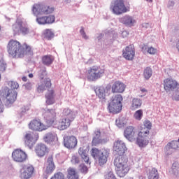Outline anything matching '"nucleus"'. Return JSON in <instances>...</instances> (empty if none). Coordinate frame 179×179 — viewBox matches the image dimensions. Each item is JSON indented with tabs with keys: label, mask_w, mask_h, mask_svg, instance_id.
<instances>
[{
	"label": "nucleus",
	"mask_w": 179,
	"mask_h": 179,
	"mask_svg": "<svg viewBox=\"0 0 179 179\" xmlns=\"http://www.w3.org/2000/svg\"><path fill=\"white\" fill-rule=\"evenodd\" d=\"M173 97L174 100H179V91H176L173 93Z\"/></svg>",
	"instance_id": "nucleus-48"
},
{
	"label": "nucleus",
	"mask_w": 179,
	"mask_h": 179,
	"mask_svg": "<svg viewBox=\"0 0 179 179\" xmlns=\"http://www.w3.org/2000/svg\"><path fill=\"white\" fill-rule=\"evenodd\" d=\"M106 69L101 68L100 66H93L90 67L87 71V79L90 82H96L104 75Z\"/></svg>",
	"instance_id": "nucleus-8"
},
{
	"label": "nucleus",
	"mask_w": 179,
	"mask_h": 179,
	"mask_svg": "<svg viewBox=\"0 0 179 179\" xmlns=\"http://www.w3.org/2000/svg\"><path fill=\"white\" fill-rule=\"evenodd\" d=\"M88 169L87 166H86V165L81 164L80 165V171L81 173H83V174H86L88 171Z\"/></svg>",
	"instance_id": "nucleus-45"
},
{
	"label": "nucleus",
	"mask_w": 179,
	"mask_h": 179,
	"mask_svg": "<svg viewBox=\"0 0 179 179\" xmlns=\"http://www.w3.org/2000/svg\"><path fill=\"white\" fill-rule=\"evenodd\" d=\"M178 86L177 80L173 78H166L164 80V89L166 92H174Z\"/></svg>",
	"instance_id": "nucleus-16"
},
{
	"label": "nucleus",
	"mask_w": 179,
	"mask_h": 179,
	"mask_svg": "<svg viewBox=\"0 0 179 179\" xmlns=\"http://www.w3.org/2000/svg\"><path fill=\"white\" fill-rule=\"evenodd\" d=\"M143 117V110L142 109H139L134 113V117L137 121H141Z\"/></svg>",
	"instance_id": "nucleus-37"
},
{
	"label": "nucleus",
	"mask_w": 179,
	"mask_h": 179,
	"mask_svg": "<svg viewBox=\"0 0 179 179\" xmlns=\"http://www.w3.org/2000/svg\"><path fill=\"white\" fill-rule=\"evenodd\" d=\"M12 158L17 163H24L27 160V154L21 149H15L12 152Z\"/></svg>",
	"instance_id": "nucleus-15"
},
{
	"label": "nucleus",
	"mask_w": 179,
	"mask_h": 179,
	"mask_svg": "<svg viewBox=\"0 0 179 179\" xmlns=\"http://www.w3.org/2000/svg\"><path fill=\"white\" fill-rule=\"evenodd\" d=\"M172 170L173 173H177L179 171V164L178 162H175L172 165Z\"/></svg>",
	"instance_id": "nucleus-46"
},
{
	"label": "nucleus",
	"mask_w": 179,
	"mask_h": 179,
	"mask_svg": "<svg viewBox=\"0 0 179 179\" xmlns=\"http://www.w3.org/2000/svg\"><path fill=\"white\" fill-rule=\"evenodd\" d=\"M23 171L21 173V178L29 179L33 177L34 174V167L31 164L22 165Z\"/></svg>",
	"instance_id": "nucleus-17"
},
{
	"label": "nucleus",
	"mask_w": 179,
	"mask_h": 179,
	"mask_svg": "<svg viewBox=\"0 0 179 179\" xmlns=\"http://www.w3.org/2000/svg\"><path fill=\"white\" fill-rule=\"evenodd\" d=\"M122 95L121 94H116L112 96L111 101L110 103H112L113 104H119L122 105Z\"/></svg>",
	"instance_id": "nucleus-34"
},
{
	"label": "nucleus",
	"mask_w": 179,
	"mask_h": 179,
	"mask_svg": "<svg viewBox=\"0 0 179 179\" xmlns=\"http://www.w3.org/2000/svg\"><path fill=\"white\" fill-rule=\"evenodd\" d=\"M12 29L14 36H20V34H22V36H27V34L30 33V29H29V27L25 25L22 20L19 19H17L13 24Z\"/></svg>",
	"instance_id": "nucleus-10"
},
{
	"label": "nucleus",
	"mask_w": 179,
	"mask_h": 179,
	"mask_svg": "<svg viewBox=\"0 0 179 179\" xmlns=\"http://www.w3.org/2000/svg\"><path fill=\"white\" fill-rule=\"evenodd\" d=\"M130 104V110L135 111V110H138V108H141V107H142V100L138 98H134Z\"/></svg>",
	"instance_id": "nucleus-30"
},
{
	"label": "nucleus",
	"mask_w": 179,
	"mask_h": 179,
	"mask_svg": "<svg viewBox=\"0 0 179 179\" xmlns=\"http://www.w3.org/2000/svg\"><path fill=\"white\" fill-rule=\"evenodd\" d=\"M110 9L114 15H122L129 12L130 8L129 6H125L124 0H114L111 2Z\"/></svg>",
	"instance_id": "nucleus-9"
},
{
	"label": "nucleus",
	"mask_w": 179,
	"mask_h": 179,
	"mask_svg": "<svg viewBox=\"0 0 179 179\" xmlns=\"http://www.w3.org/2000/svg\"><path fill=\"white\" fill-rule=\"evenodd\" d=\"M141 92H142V93H148V90L145 88H141Z\"/></svg>",
	"instance_id": "nucleus-50"
},
{
	"label": "nucleus",
	"mask_w": 179,
	"mask_h": 179,
	"mask_svg": "<svg viewBox=\"0 0 179 179\" xmlns=\"http://www.w3.org/2000/svg\"><path fill=\"white\" fill-rule=\"evenodd\" d=\"M24 109L25 110L24 111L29 110V108H27V107H24Z\"/></svg>",
	"instance_id": "nucleus-55"
},
{
	"label": "nucleus",
	"mask_w": 179,
	"mask_h": 179,
	"mask_svg": "<svg viewBox=\"0 0 179 179\" xmlns=\"http://www.w3.org/2000/svg\"><path fill=\"white\" fill-rule=\"evenodd\" d=\"M151 77H152V69H150V67H147L144 70V78H145V79H150Z\"/></svg>",
	"instance_id": "nucleus-38"
},
{
	"label": "nucleus",
	"mask_w": 179,
	"mask_h": 179,
	"mask_svg": "<svg viewBox=\"0 0 179 179\" xmlns=\"http://www.w3.org/2000/svg\"><path fill=\"white\" fill-rule=\"evenodd\" d=\"M50 148L45 144L39 143L35 148V153L38 157H44L45 155H48Z\"/></svg>",
	"instance_id": "nucleus-22"
},
{
	"label": "nucleus",
	"mask_w": 179,
	"mask_h": 179,
	"mask_svg": "<svg viewBox=\"0 0 179 179\" xmlns=\"http://www.w3.org/2000/svg\"><path fill=\"white\" fill-rule=\"evenodd\" d=\"M91 156L94 159H97L99 165L104 166L107 163V159L108 158V152L107 151L102 152L98 148H93L91 150Z\"/></svg>",
	"instance_id": "nucleus-12"
},
{
	"label": "nucleus",
	"mask_w": 179,
	"mask_h": 179,
	"mask_svg": "<svg viewBox=\"0 0 179 179\" xmlns=\"http://www.w3.org/2000/svg\"><path fill=\"white\" fill-rule=\"evenodd\" d=\"M113 150L116 152V155H122L127 152V145L125 143L121 140L116 141L113 144Z\"/></svg>",
	"instance_id": "nucleus-18"
},
{
	"label": "nucleus",
	"mask_w": 179,
	"mask_h": 179,
	"mask_svg": "<svg viewBox=\"0 0 179 179\" xmlns=\"http://www.w3.org/2000/svg\"><path fill=\"white\" fill-rule=\"evenodd\" d=\"M81 36H83V38H85V40H87V36H86V33L84 32L83 34H81Z\"/></svg>",
	"instance_id": "nucleus-51"
},
{
	"label": "nucleus",
	"mask_w": 179,
	"mask_h": 179,
	"mask_svg": "<svg viewBox=\"0 0 179 179\" xmlns=\"http://www.w3.org/2000/svg\"><path fill=\"white\" fill-rule=\"evenodd\" d=\"M56 139H58L57 134L52 132L47 133L43 136V141H45V143H52L55 142Z\"/></svg>",
	"instance_id": "nucleus-28"
},
{
	"label": "nucleus",
	"mask_w": 179,
	"mask_h": 179,
	"mask_svg": "<svg viewBox=\"0 0 179 179\" xmlns=\"http://www.w3.org/2000/svg\"><path fill=\"white\" fill-rule=\"evenodd\" d=\"M116 122H118V120H116Z\"/></svg>",
	"instance_id": "nucleus-59"
},
{
	"label": "nucleus",
	"mask_w": 179,
	"mask_h": 179,
	"mask_svg": "<svg viewBox=\"0 0 179 179\" xmlns=\"http://www.w3.org/2000/svg\"><path fill=\"white\" fill-rule=\"evenodd\" d=\"M25 87L28 90H30L31 89V83H27L26 85H25Z\"/></svg>",
	"instance_id": "nucleus-49"
},
{
	"label": "nucleus",
	"mask_w": 179,
	"mask_h": 179,
	"mask_svg": "<svg viewBox=\"0 0 179 179\" xmlns=\"http://www.w3.org/2000/svg\"><path fill=\"white\" fill-rule=\"evenodd\" d=\"M67 179H79V174L78 173V171L74 168L69 167L67 169Z\"/></svg>",
	"instance_id": "nucleus-31"
},
{
	"label": "nucleus",
	"mask_w": 179,
	"mask_h": 179,
	"mask_svg": "<svg viewBox=\"0 0 179 179\" xmlns=\"http://www.w3.org/2000/svg\"><path fill=\"white\" fill-rule=\"evenodd\" d=\"M95 136H94L92 145V146H97V145H100V143H103V140L100 138V136L101 135V133L100 132V130H97L94 132Z\"/></svg>",
	"instance_id": "nucleus-32"
},
{
	"label": "nucleus",
	"mask_w": 179,
	"mask_h": 179,
	"mask_svg": "<svg viewBox=\"0 0 179 179\" xmlns=\"http://www.w3.org/2000/svg\"><path fill=\"white\" fill-rule=\"evenodd\" d=\"M54 22H55V16H46V24H52V23H54Z\"/></svg>",
	"instance_id": "nucleus-43"
},
{
	"label": "nucleus",
	"mask_w": 179,
	"mask_h": 179,
	"mask_svg": "<svg viewBox=\"0 0 179 179\" xmlns=\"http://www.w3.org/2000/svg\"><path fill=\"white\" fill-rule=\"evenodd\" d=\"M23 82H27V77H22Z\"/></svg>",
	"instance_id": "nucleus-53"
},
{
	"label": "nucleus",
	"mask_w": 179,
	"mask_h": 179,
	"mask_svg": "<svg viewBox=\"0 0 179 179\" xmlns=\"http://www.w3.org/2000/svg\"><path fill=\"white\" fill-rule=\"evenodd\" d=\"M122 55L127 61H132L135 58V48L134 45H129L123 50Z\"/></svg>",
	"instance_id": "nucleus-21"
},
{
	"label": "nucleus",
	"mask_w": 179,
	"mask_h": 179,
	"mask_svg": "<svg viewBox=\"0 0 179 179\" xmlns=\"http://www.w3.org/2000/svg\"><path fill=\"white\" fill-rule=\"evenodd\" d=\"M108 92L107 87H99L95 90V93L100 100H106V93Z\"/></svg>",
	"instance_id": "nucleus-27"
},
{
	"label": "nucleus",
	"mask_w": 179,
	"mask_h": 179,
	"mask_svg": "<svg viewBox=\"0 0 179 179\" xmlns=\"http://www.w3.org/2000/svg\"><path fill=\"white\" fill-rule=\"evenodd\" d=\"M7 52L10 58H24L27 54H31V47L27 43L10 39L7 44Z\"/></svg>",
	"instance_id": "nucleus-1"
},
{
	"label": "nucleus",
	"mask_w": 179,
	"mask_h": 179,
	"mask_svg": "<svg viewBox=\"0 0 179 179\" xmlns=\"http://www.w3.org/2000/svg\"><path fill=\"white\" fill-rule=\"evenodd\" d=\"M0 31H1V27H0Z\"/></svg>",
	"instance_id": "nucleus-60"
},
{
	"label": "nucleus",
	"mask_w": 179,
	"mask_h": 179,
	"mask_svg": "<svg viewBox=\"0 0 179 179\" xmlns=\"http://www.w3.org/2000/svg\"><path fill=\"white\" fill-rule=\"evenodd\" d=\"M62 115L64 117L62 119L57 126L59 131L68 129V128L71 127L72 122H73L75 118H76V115H75V113L69 108H65L63 109Z\"/></svg>",
	"instance_id": "nucleus-6"
},
{
	"label": "nucleus",
	"mask_w": 179,
	"mask_h": 179,
	"mask_svg": "<svg viewBox=\"0 0 179 179\" xmlns=\"http://www.w3.org/2000/svg\"><path fill=\"white\" fill-rule=\"evenodd\" d=\"M80 33L81 35L83 34H85V29H83V28H82V29H80Z\"/></svg>",
	"instance_id": "nucleus-52"
},
{
	"label": "nucleus",
	"mask_w": 179,
	"mask_h": 179,
	"mask_svg": "<svg viewBox=\"0 0 179 179\" xmlns=\"http://www.w3.org/2000/svg\"><path fill=\"white\" fill-rule=\"evenodd\" d=\"M17 99V92L15 90H9L8 87H6L1 92V100L4 101L5 106H10L13 104Z\"/></svg>",
	"instance_id": "nucleus-7"
},
{
	"label": "nucleus",
	"mask_w": 179,
	"mask_h": 179,
	"mask_svg": "<svg viewBox=\"0 0 179 179\" xmlns=\"http://www.w3.org/2000/svg\"><path fill=\"white\" fill-rule=\"evenodd\" d=\"M148 179H159V172L157 169L152 168V170L150 171Z\"/></svg>",
	"instance_id": "nucleus-36"
},
{
	"label": "nucleus",
	"mask_w": 179,
	"mask_h": 179,
	"mask_svg": "<svg viewBox=\"0 0 179 179\" xmlns=\"http://www.w3.org/2000/svg\"><path fill=\"white\" fill-rule=\"evenodd\" d=\"M38 138V135H35L34 133L31 131L27 132L23 137V141L25 146H27L28 148H29V149H31V148L34 146L36 141Z\"/></svg>",
	"instance_id": "nucleus-14"
},
{
	"label": "nucleus",
	"mask_w": 179,
	"mask_h": 179,
	"mask_svg": "<svg viewBox=\"0 0 179 179\" xmlns=\"http://www.w3.org/2000/svg\"><path fill=\"white\" fill-rule=\"evenodd\" d=\"M152 129V122L149 120L143 122V126L140 127L136 138V144L139 148H145L149 145V134Z\"/></svg>",
	"instance_id": "nucleus-4"
},
{
	"label": "nucleus",
	"mask_w": 179,
	"mask_h": 179,
	"mask_svg": "<svg viewBox=\"0 0 179 179\" xmlns=\"http://www.w3.org/2000/svg\"><path fill=\"white\" fill-rule=\"evenodd\" d=\"M29 128L32 131H37L38 132H43V131L48 129L45 124L41 122L40 119L32 120L29 124Z\"/></svg>",
	"instance_id": "nucleus-13"
},
{
	"label": "nucleus",
	"mask_w": 179,
	"mask_h": 179,
	"mask_svg": "<svg viewBox=\"0 0 179 179\" xmlns=\"http://www.w3.org/2000/svg\"><path fill=\"white\" fill-rule=\"evenodd\" d=\"M50 179H65V175L62 172H57Z\"/></svg>",
	"instance_id": "nucleus-40"
},
{
	"label": "nucleus",
	"mask_w": 179,
	"mask_h": 179,
	"mask_svg": "<svg viewBox=\"0 0 179 179\" xmlns=\"http://www.w3.org/2000/svg\"><path fill=\"white\" fill-rule=\"evenodd\" d=\"M124 136L129 142H134L136 139V129L132 126H129L124 129Z\"/></svg>",
	"instance_id": "nucleus-19"
},
{
	"label": "nucleus",
	"mask_w": 179,
	"mask_h": 179,
	"mask_svg": "<svg viewBox=\"0 0 179 179\" xmlns=\"http://www.w3.org/2000/svg\"><path fill=\"white\" fill-rule=\"evenodd\" d=\"M6 71V63L3 59H0V72H5Z\"/></svg>",
	"instance_id": "nucleus-44"
},
{
	"label": "nucleus",
	"mask_w": 179,
	"mask_h": 179,
	"mask_svg": "<svg viewBox=\"0 0 179 179\" xmlns=\"http://www.w3.org/2000/svg\"><path fill=\"white\" fill-rule=\"evenodd\" d=\"M122 36H124V34H127V31H123V32L122 33Z\"/></svg>",
	"instance_id": "nucleus-56"
},
{
	"label": "nucleus",
	"mask_w": 179,
	"mask_h": 179,
	"mask_svg": "<svg viewBox=\"0 0 179 179\" xmlns=\"http://www.w3.org/2000/svg\"><path fill=\"white\" fill-rule=\"evenodd\" d=\"M54 62V57H52L51 55H44L42 57V63L43 65H46V66H50L51 64Z\"/></svg>",
	"instance_id": "nucleus-33"
},
{
	"label": "nucleus",
	"mask_w": 179,
	"mask_h": 179,
	"mask_svg": "<svg viewBox=\"0 0 179 179\" xmlns=\"http://www.w3.org/2000/svg\"><path fill=\"white\" fill-rule=\"evenodd\" d=\"M167 146L171 149H178L179 144L178 141H172L171 143H168Z\"/></svg>",
	"instance_id": "nucleus-39"
},
{
	"label": "nucleus",
	"mask_w": 179,
	"mask_h": 179,
	"mask_svg": "<svg viewBox=\"0 0 179 179\" xmlns=\"http://www.w3.org/2000/svg\"><path fill=\"white\" fill-rule=\"evenodd\" d=\"M127 85L121 81H115L112 85V93H124Z\"/></svg>",
	"instance_id": "nucleus-25"
},
{
	"label": "nucleus",
	"mask_w": 179,
	"mask_h": 179,
	"mask_svg": "<svg viewBox=\"0 0 179 179\" xmlns=\"http://www.w3.org/2000/svg\"><path fill=\"white\" fill-rule=\"evenodd\" d=\"M71 162L72 164H79L80 159H79V157L78 155H73L71 157Z\"/></svg>",
	"instance_id": "nucleus-42"
},
{
	"label": "nucleus",
	"mask_w": 179,
	"mask_h": 179,
	"mask_svg": "<svg viewBox=\"0 0 179 179\" xmlns=\"http://www.w3.org/2000/svg\"><path fill=\"white\" fill-rule=\"evenodd\" d=\"M147 51H148V54H150L151 55H155V54H156V52H157V49H156L153 47H150V48H148Z\"/></svg>",
	"instance_id": "nucleus-47"
},
{
	"label": "nucleus",
	"mask_w": 179,
	"mask_h": 179,
	"mask_svg": "<svg viewBox=\"0 0 179 179\" xmlns=\"http://www.w3.org/2000/svg\"><path fill=\"white\" fill-rule=\"evenodd\" d=\"M46 168L45 169V174H52L55 170V164L54 163V156L49 155L46 161Z\"/></svg>",
	"instance_id": "nucleus-24"
},
{
	"label": "nucleus",
	"mask_w": 179,
	"mask_h": 179,
	"mask_svg": "<svg viewBox=\"0 0 179 179\" xmlns=\"http://www.w3.org/2000/svg\"><path fill=\"white\" fill-rule=\"evenodd\" d=\"M87 153H89V146H87V148H85V147H80L78 149V155L80 157H81L82 161L86 164H90V158Z\"/></svg>",
	"instance_id": "nucleus-23"
},
{
	"label": "nucleus",
	"mask_w": 179,
	"mask_h": 179,
	"mask_svg": "<svg viewBox=\"0 0 179 179\" xmlns=\"http://www.w3.org/2000/svg\"><path fill=\"white\" fill-rule=\"evenodd\" d=\"M8 85L10 87H11V89H9V90H15V89H19V84L15 81H10Z\"/></svg>",
	"instance_id": "nucleus-41"
},
{
	"label": "nucleus",
	"mask_w": 179,
	"mask_h": 179,
	"mask_svg": "<svg viewBox=\"0 0 179 179\" xmlns=\"http://www.w3.org/2000/svg\"><path fill=\"white\" fill-rule=\"evenodd\" d=\"M44 72H45H45H47L45 70H44Z\"/></svg>",
	"instance_id": "nucleus-58"
},
{
	"label": "nucleus",
	"mask_w": 179,
	"mask_h": 179,
	"mask_svg": "<svg viewBox=\"0 0 179 179\" xmlns=\"http://www.w3.org/2000/svg\"><path fill=\"white\" fill-rule=\"evenodd\" d=\"M64 145L67 149H75L78 145V138L74 136H65L64 138Z\"/></svg>",
	"instance_id": "nucleus-20"
},
{
	"label": "nucleus",
	"mask_w": 179,
	"mask_h": 179,
	"mask_svg": "<svg viewBox=\"0 0 179 179\" xmlns=\"http://www.w3.org/2000/svg\"><path fill=\"white\" fill-rule=\"evenodd\" d=\"M55 8L52 6L44 3H35L32 7V13L36 16V22L38 24H47L46 16L38 17L41 15H50L53 13Z\"/></svg>",
	"instance_id": "nucleus-2"
},
{
	"label": "nucleus",
	"mask_w": 179,
	"mask_h": 179,
	"mask_svg": "<svg viewBox=\"0 0 179 179\" xmlns=\"http://www.w3.org/2000/svg\"><path fill=\"white\" fill-rule=\"evenodd\" d=\"M29 78H33V73H29Z\"/></svg>",
	"instance_id": "nucleus-54"
},
{
	"label": "nucleus",
	"mask_w": 179,
	"mask_h": 179,
	"mask_svg": "<svg viewBox=\"0 0 179 179\" xmlns=\"http://www.w3.org/2000/svg\"><path fill=\"white\" fill-rule=\"evenodd\" d=\"M147 2H152V0H145Z\"/></svg>",
	"instance_id": "nucleus-57"
},
{
	"label": "nucleus",
	"mask_w": 179,
	"mask_h": 179,
	"mask_svg": "<svg viewBox=\"0 0 179 179\" xmlns=\"http://www.w3.org/2000/svg\"><path fill=\"white\" fill-rule=\"evenodd\" d=\"M114 166L116 170V174L118 177H125L129 172L130 167L128 164V158L124 155H118L114 159Z\"/></svg>",
	"instance_id": "nucleus-5"
},
{
	"label": "nucleus",
	"mask_w": 179,
	"mask_h": 179,
	"mask_svg": "<svg viewBox=\"0 0 179 179\" xmlns=\"http://www.w3.org/2000/svg\"><path fill=\"white\" fill-rule=\"evenodd\" d=\"M109 113L112 114H118L122 110V105H120L118 103H109V106H108Z\"/></svg>",
	"instance_id": "nucleus-26"
},
{
	"label": "nucleus",
	"mask_w": 179,
	"mask_h": 179,
	"mask_svg": "<svg viewBox=\"0 0 179 179\" xmlns=\"http://www.w3.org/2000/svg\"><path fill=\"white\" fill-rule=\"evenodd\" d=\"M43 36L46 40H51L54 38V31L52 29H46L43 31Z\"/></svg>",
	"instance_id": "nucleus-35"
},
{
	"label": "nucleus",
	"mask_w": 179,
	"mask_h": 179,
	"mask_svg": "<svg viewBox=\"0 0 179 179\" xmlns=\"http://www.w3.org/2000/svg\"><path fill=\"white\" fill-rule=\"evenodd\" d=\"M51 79L50 78H45L41 80L38 86L37 87V91L38 93H41L44 92V90H48L46 92L45 97L46 99L45 103L48 106H52L55 103V93L54 90L51 88L52 86Z\"/></svg>",
	"instance_id": "nucleus-3"
},
{
	"label": "nucleus",
	"mask_w": 179,
	"mask_h": 179,
	"mask_svg": "<svg viewBox=\"0 0 179 179\" xmlns=\"http://www.w3.org/2000/svg\"><path fill=\"white\" fill-rule=\"evenodd\" d=\"M120 22H121V23H122L123 24H125V26L131 27L135 23L136 21L134 17L129 15H124L120 19Z\"/></svg>",
	"instance_id": "nucleus-29"
},
{
	"label": "nucleus",
	"mask_w": 179,
	"mask_h": 179,
	"mask_svg": "<svg viewBox=\"0 0 179 179\" xmlns=\"http://www.w3.org/2000/svg\"><path fill=\"white\" fill-rule=\"evenodd\" d=\"M43 116L45 122V125L48 129L57 123V112L55 109L45 110Z\"/></svg>",
	"instance_id": "nucleus-11"
}]
</instances>
